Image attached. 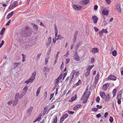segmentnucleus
<instances>
[{"label":"nucleus","instance_id":"nucleus-1","mask_svg":"<svg viewBox=\"0 0 123 123\" xmlns=\"http://www.w3.org/2000/svg\"><path fill=\"white\" fill-rule=\"evenodd\" d=\"M109 12L107 10L106 8H105L102 12V15H107L109 14Z\"/></svg>","mask_w":123,"mask_h":123},{"label":"nucleus","instance_id":"nucleus-2","mask_svg":"<svg viewBox=\"0 0 123 123\" xmlns=\"http://www.w3.org/2000/svg\"><path fill=\"white\" fill-rule=\"evenodd\" d=\"M73 7L75 9L78 10L81 9L82 7L81 6L75 5H73Z\"/></svg>","mask_w":123,"mask_h":123},{"label":"nucleus","instance_id":"nucleus-3","mask_svg":"<svg viewBox=\"0 0 123 123\" xmlns=\"http://www.w3.org/2000/svg\"><path fill=\"white\" fill-rule=\"evenodd\" d=\"M74 59L75 60L79 61L80 60V57L79 56L77 55V52L76 51L75 53Z\"/></svg>","mask_w":123,"mask_h":123},{"label":"nucleus","instance_id":"nucleus-4","mask_svg":"<svg viewBox=\"0 0 123 123\" xmlns=\"http://www.w3.org/2000/svg\"><path fill=\"white\" fill-rule=\"evenodd\" d=\"M89 1V0H83L81 1L80 3L81 5L86 4L88 3Z\"/></svg>","mask_w":123,"mask_h":123},{"label":"nucleus","instance_id":"nucleus-5","mask_svg":"<svg viewBox=\"0 0 123 123\" xmlns=\"http://www.w3.org/2000/svg\"><path fill=\"white\" fill-rule=\"evenodd\" d=\"M90 95V94H87V96L84 97L83 101V103L84 104H85L87 102L88 99Z\"/></svg>","mask_w":123,"mask_h":123},{"label":"nucleus","instance_id":"nucleus-6","mask_svg":"<svg viewBox=\"0 0 123 123\" xmlns=\"http://www.w3.org/2000/svg\"><path fill=\"white\" fill-rule=\"evenodd\" d=\"M108 80H116V77L114 75H110L107 78Z\"/></svg>","mask_w":123,"mask_h":123},{"label":"nucleus","instance_id":"nucleus-7","mask_svg":"<svg viewBox=\"0 0 123 123\" xmlns=\"http://www.w3.org/2000/svg\"><path fill=\"white\" fill-rule=\"evenodd\" d=\"M109 83H106L104 84L103 86V89L105 91L109 86Z\"/></svg>","mask_w":123,"mask_h":123},{"label":"nucleus","instance_id":"nucleus-8","mask_svg":"<svg viewBox=\"0 0 123 123\" xmlns=\"http://www.w3.org/2000/svg\"><path fill=\"white\" fill-rule=\"evenodd\" d=\"M92 18L93 19V22L94 24H96L97 22L98 18L96 16H93Z\"/></svg>","mask_w":123,"mask_h":123},{"label":"nucleus","instance_id":"nucleus-9","mask_svg":"<svg viewBox=\"0 0 123 123\" xmlns=\"http://www.w3.org/2000/svg\"><path fill=\"white\" fill-rule=\"evenodd\" d=\"M14 12L13 11H12L10 13H8L6 17V18L7 19H9L11 18L13 15Z\"/></svg>","mask_w":123,"mask_h":123},{"label":"nucleus","instance_id":"nucleus-10","mask_svg":"<svg viewBox=\"0 0 123 123\" xmlns=\"http://www.w3.org/2000/svg\"><path fill=\"white\" fill-rule=\"evenodd\" d=\"M100 95L102 98L103 99L105 98V92H101V91L100 93Z\"/></svg>","mask_w":123,"mask_h":123},{"label":"nucleus","instance_id":"nucleus-11","mask_svg":"<svg viewBox=\"0 0 123 123\" xmlns=\"http://www.w3.org/2000/svg\"><path fill=\"white\" fill-rule=\"evenodd\" d=\"M57 118L56 115H55L54 117L52 123H57Z\"/></svg>","mask_w":123,"mask_h":123},{"label":"nucleus","instance_id":"nucleus-12","mask_svg":"<svg viewBox=\"0 0 123 123\" xmlns=\"http://www.w3.org/2000/svg\"><path fill=\"white\" fill-rule=\"evenodd\" d=\"M49 70L50 69L49 68L45 67L44 68L43 71L44 72H48Z\"/></svg>","mask_w":123,"mask_h":123},{"label":"nucleus","instance_id":"nucleus-13","mask_svg":"<svg viewBox=\"0 0 123 123\" xmlns=\"http://www.w3.org/2000/svg\"><path fill=\"white\" fill-rule=\"evenodd\" d=\"M92 50L91 51L93 54L97 53L98 51V49L97 48H92Z\"/></svg>","mask_w":123,"mask_h":123},{"label":"nucleus","instance_id":"nucleus-14","mask_svg":"<svg viewBox=\"0 0 123 123\" xmlns=\"http://www.w3.org/2000/svg\"><path fill=\"white\" fill-rule=\"evenodd\" d=\"M77 98V96L76 95H74V97H72L71 99L69 100V102H72L76 100Z\"/></svg>","mask_w":123,"mask_h":123},{"label":"nucleus","instance_id":"nucleus-15","mask_svg":"<svg viewBox=\"0 0 123 123\" xmlns=\"http://www.w3.org/2000/svg\"><path fill=\"white\" fill-rule=\"evenodd\" d=\"M78 31H76L74 33V37L73 41L74 42H75L76 40V38L77 37V35L78 34Z\"/></svg>","mask_w":123,"mask_h":123},{"label":"nucleus","instance_id":"nucleus-16","mask_svg":"<svg viewBox=\"0 0 123 123\" xmlns=\"http://www.w3.org/2000/svg\"><path fill=\"white\" fill-rule=\"evenodd\" d=\"M116 9L119 12H121V9L120 7V5L119 4L117 5L116 6Z\"/></svg>","mask_w":123,"mask_h":123},{"label":"nucleus","instance_id":"nucleus-17","mask_svg":"<svg viewBox=\"0 0 123 123\" xmlns=\"http://www.w3.org/2000/svg\"><path fill=\"white\" fill-rule=\"evenodd\" d=\"M12 6L13 8L15 7L18 5V2L17 1H14Z\"/></svg>","mask_w":123,"mask_h":123},{"label":"nucleus","instance_id":"nucleus-18","mask_svg":"<svg viewBox=\"0 0 123 123\" xmlns=\"http://www.w3.org/2000/svg\"><path fill=\"white\" fill-rule=\"evenodd\" d=\"M82 105L81 104H78L76 105L74 107L73 109L74 110H75L78 108L80 107Z\"/></svg>","mask_w":123,"mask_h":123},{"label":"nucleus","instance_id":"nucleus-19","mask_svg":"<svg viewBox=\"0 0 123 123\" xmlns=\"http://www.w3.org/2000/svg\"><path fill=\"white\" fill-rule=\"evenodd\" d=\"M105 101L107 102L110 99L109 94H107L106 96H105Z\"/></svg>","mask_w":123,"mask_h":123},{"label":"nucleus","instance_id":"nucleus-20","mask_svg":"<svg viewBox=\"0 0 123 123\" xmlns=\"http://www.w3.org/2000/svg\"><path fill=\"white\" fill-rule=\"evenodd\" d=\"M18 99L14 98V102L13 105V106H15L18 103Z\"/></svg>","mask_w":123,"mask_h":123},{"label":"nucleus","instance_id":"nucleus-21","mask_svg":"<svg viewBox=\"0 0 123 123\" xmlns=\"http://www.w3.org/2000/svg\"><path fill=\"white\" fill-rule=\"evenodd\" d=\"M33 109V107L31 106L28 110L27 111V113L29 114H30L31 113Z\"/></svg>","mask_w":123,"mask_h":123},{"label":"nucleus","instance_id":"nucleus-22","mask_svg":"<svg viewBox=\"0 0 123 123\" xmlns=\"http://www.w3.org/2000/svg\"><path fill=\"white\" fill-rule=\"evenodd\" d=\"M41 88V87L40 86L37 89L36 93V97H37L38 96V94L40 91Z\"/></svg>","mask_w":123,"mask_h":123},{"label":"nucleus","instance_id":"nucleus-23","mask_svg":"<svg viewBox=\"0 0 123 123\" xmlns=\"http://www.w3.org/2000/svg\"><path fill=\"white\" fill-rule=\"evenodd\" d=\"M81 44V43L80 42L79 43H78L77 45L75 46V49L76 50H77L79 47L80 45Z\"/></svg>","mask_w":123,"mask_h":123},{"label":"nucleus","instance_id":"nucleus-24","mask_svg":"<svg viewBox=\"0 0 123 123\" xmlns=\"http://www.w3.org/2000/svg\"><path fill=\"white\" fill-rule=\"evenodd\" d=\"M33 27L35 30L37 31L38 30V27L37 25L34 24L33 25Z\"/></svg>","mask_w":123,"mask_h":123},{"label":"nucleus","instance_id":"nucleus-25","mask_svg":"<svg viewBox=\"0 0 123 123\" xmlns=\"http://www.w3.org/2000/svg\"><path fill=\"white\" fill-rule=\"evenodd\" d=\"M25 92H22L20 94V95L19 96V98L20 99H21L24 95L25 94Z\"/></svg>","mask_w":123,"mask_h":123},{"label":"nucleus","instance_id":"nucleus-26","mask_svg":"<svg viewBox=\"0 0 123 123\" xmlns=\"http://www.w3.org/2000/svg\"><path fill=\"white\" fill-rule=\"evenodd\" d=\"M107 24V23L105 20H103L102 25L103 26H105Z\"/></svg>","mask_w":123,"mask_h":123},{"label":"nucleus","instance_id":"nucleus-27","mask_svg":"<svg viewBox=\"0 0 123 123\" xmlns=\"http://www.w3.org/2000/svg\"><path fill=\"white\" fill-rule=\"evenodd\" d=\"M36 74V72H33L32 74V76L31 77L35 79Z\"/></svg>","mask_w":123,"mask_h":123},{"label":"nucleus","instance_id":"nucleus-28","mask_svg":"<svg viewBox=\"0 0 123 123\" xmlns=\"http://www.w3.org/2000/svg\"><path fill=\"white\" fill-rule=\"evenodd\" d=\"M22 55L23 57L22 61L23 62H24L25 61V58L26 55L23 54Z\"/></svg>","mask_w":123,"mask_h":123},{"label":"nucleus","instance_id":"nucleus-29","mask_svg":"<svg viewBox=\"0 0 123 123\" xmlns=\"http://www.w3.org/2000/svg\"><path fill=\"white\" fill-rule=\"evenodd\" d=\"M112 55L114 56H116L117 55V52L116 51L114 50L113 51H112Z\"/></svg>","mask_w":123,"mask_h":123},{"label":"nucleus","instance_id":"nucleus-30","mask_svg":"<svg viewBox=\"0 0 123 123\" xmlns=\"http://www.w3.org/2000/svg\"><path fill=\"white\" fill-rule=\"evenodd\" d=\"M28 88V86L26 85L25 86L24 88L23 89V90L24 92H25L26 93Z\"/></svg>","mask_w":123,"mask_h":123},{"label":"nucleus","instance_id":"nucleus-31","mask_svg":"<svg viewBox=\"0 0 123 123\" xmlns=\"http://www.w3.org/2000/svg\"><path fill=\"white\" fill-rule=\"evenodd\" d=\"M5 29V28H4L1 30L0 32V34L1 35H2L3 34Z\"/></svg>","mask_w":123,"mask_h":123},{"label":"nucleus","instance_id":"nucleus-32","mask_svg":"<svg viewBox=\"0 0 123 123\" xmlns=\"http://www.w3.org/2000/svg\"><path fill=\"white\" fill-rule=\"evenodd\" d=\"M19 93H17L15 96V97H14V98H17V99H18V97H19Z\"/></svg>","mask_w":123,"mask_h":123},{"label":"nucleus","instance_id":"nucleus-33","mask_svg":"<svg viewBox=\"0 0 123 123\" xmlns=\"http://www.w3.org/2000/svg\"><path fill=\"white\" fill-rule=\"evenodd\" d=\"M68 114L67 113H66L63 115L62 117H63L65 119L66 118L68 117Z\"/></svg>","mask_w":123,"mask_h":123},{"label":"nucleus","instance_id":"nucleus-34","mask_svg":"<svg viewBox=\"0 0 123 123\" xmlns=\"http://www.w3.org/2000/svg\"><path fill=\"white\" fill-rule=\"evenodd\" d=\"M122 95H121L119 94H117V99H121V97H122Z\"/></svg>","mask_w":123,"mask_h":123},{"label":"nucleus","instance_id":"nucleus-35","mask_svg":"<svg viewBox=\"0 0 123 123\" xmlns=\"http://www.w3.org/2000/svg\"><path fill=\"white\" fill-rule=\"evenodd\" d=\"M55 25V33H58V31L57 28V26L56 25Z\"/></svg>","mask_w":123,"mask_h":123},{"label":"nucleus","instance_id":"nucleus-36","mask_svg":"<svg viewBox=\"0 0 123 123\" xmlns=\"http://www.w3.org/2000/svg\"><path fill=\"white\" fill-rule=\"evenodd\" d=\"M25 29L26 31H24V32H25V33H28L29 31V27L28 26H26L25 27Z\"/></svg>","mask_w":123,"mask_h":123},{"label":"nucleus","instance_id":"nucleus-37","mask_svg":"<svg viewBox=\"0 0 123 123\" xmlns=\"http://www.w3.org/2000/svg\"><path fill=\"white\" fill-rule=\"evenodd\" d=\"M113 120V119L112 117L110 116V117L109 118V121L111 123H112Z\"/></svg>","mask_w":123,"mask_h":123},{"label":"nucleus","instance_id":"nucleus-38","mask_svg":"<svg viewBox=\"0 0 123 123\" xmlns=\"http://www.w3.org/2000/svg\"><path fill=\"white\" fill-rule=\"evenodd\" d=\"M99 73H97V75H96V76L95 77V79L98 80V79L99 78Z\"/></svg>","mask_w":123,"mask_h":123},{"label":"nucleus","instance_id":"nucleus-39","mask_svg":"<svg viewBox=\"0 0 123 123\" xmlns=\"http://www.w3.org/2000/svg\"><path fill=\"white\" fill-rule=\"evenodd\" d=\"M47 108H45L43 110V115H44L45 114L47 111Z\"/></svg>","mask_w":123,"mask_h":123},{"label":"nucleus","instance_id":"nucleus-40","mask_svg":"<svg viewBox=\"0 0 123 123\" xmlns=\"http://www.w3.org/2000/svg\"><path fill=\"white\" fill-rule=\"evenodd\" d=\"M90 72L87 71L85 74L86 76V77H88L90 74Z\"/></svg>","mask_w":123,"mask_h":123},{"label":"nucleus","instance_id":"nucleus-41","mask_svg":"<svg viewBox=\"0 0 123 123\" xmlns=\"http://www.w3.org/2000/svg\"><path fill=\"white\" fill-rule=\"evenodd\" d=\"M34 79H35L32 78L31 77L28 80L30 82H32L33 81Z\"/></svg>","mask_w":123,"mask_h":123},{"label":"nucleus","instance_id":"nucleus-42","mask_svg":"<svg viewBox=\"0 0 123 123\" xmlns=\"http://www.w3.org/2000/svg\"><path fill=\"white\" fill-rule=\"evenodd\" d=\"M66 61L65 62V63L67 64L70 61V59L69 58H68L67 59H66Z\"/></svg>","mask_w":123,"mask_h":123},{"label":"nucleus","instance_id":"nucleus-43","mask_svg":"<svg viewBox=\"0 0 123 123\" xmlns=\"http://www.w3.org/2000/svg\"><path fill=\"white\" fill-rule=\"evenodd\" d=\"M92 68H91L90 67V65H89L88 66L87 69V71H89L90 72V70L92 69Z\"/></svg>","mask_w":123,"mask_h":123},{"label":"nucleus","instance_id":"nucleus-44","mask_svg":"<svg viewBox=\"0 0 123 123\" xmlns=\"http://www.w3.org/2000/svg\"><path fill=\"white\" fill-rule=\"evenodd\" d=\"M100 100V98L99 96H97L96 98V101L97 102H99Z\"/></svg>","mask_w":123,"mask_h":123},{"label":"nucleus","instance_id":"nucleus-45","mask_svg":"<svg viewBox=\"0 0 123 123\" xmlns=\"http://www.w3.org/2000/svg\"><path fill=\"white\" fill-rule=\"evenodd\" d=\"M13 102V101L12 100H11L7 102V104L9 105H11Z\"/></svg>","mask_w":123,"mask_h":123},{"label":"nucleus","instance_id":"nucleus-46","mask_svg":"<svg viewBox=\"0 0 123 123\" xmlns=\"http://www.w3.org/2000/svg\"><path fill=\"white\" fill-rule=\"evenodd\" d=\"M60 80L57 78L56 79L55 82V84H58L59 82V81Z\"/></svg>","mask_w":123,"mask_h":123},{"label":"nucleus","instance_id":"nucleus-47","mask_svg":"<svg viewBox=\"0 0 123 123\" xmlns=\"http://www.w3.org/2000/svg\"><path fill=\"white\" fill-rule=\"evenodd\" d=\"M51 42L50 41H48L47 43L46 46L48 47L50 45Z\"/></svg>","mask_w":123,"mask_h":123},{"label":"nucleus","instance_id":"nucleus-48","mask_svg":"<svg viewBox=\"0 0 123 123\" xmlns=\"http://www.w3.org/2000/svg\"><path fill=\"white\" fill-rule=\"evenodd\" d=\"M98 110V109L97 108H92V110L93 111H97Z\"/></svg>","mask_w":123,"mask_h":123},{"label":"nucleus","instance_id":"nucleus-49","mask_svg":"<svg viewBox=\"0 0 123 123\" xmlns=\"http://www.w3.org/2000/svg\"><path fill=\"white\" fill-rule=\"evenodd\" d=\"M68 112L69 114H73L74 113V111H68Z\"/></svg>","mask_w":123,"mask_h":123},{"label":"nucleus","instance_id":"nucleus-50","mask_svg":"<svg viewBox=\"0 0 123 123\" xmlns=\"http://www.w3.org/2000/svg\"><path fill=\"white\" fill-rule=\"evenodd\" d=\"M21 64V63L20 62H19L18 63H14V65L16 66H17L18 65H19Z\"/></svg>","mask_w":123,"mask_h":123},{"label":"nucleus","instance_id":"nucleus-51","mask_svg":"<svg viewBox=\"0 0 123 123\" xmlns=\"http://www.w3.org/2000/svg\"><path fill=\"white\" fill-rule=\"evenodd\" d=\"M62 74H60L59 76L57 78L59 79L60 80L62 79Z\"/></svg>","mask_w":123,"mask_h":123},{"label":"nucleus","instance_id":"nucleus-52","mask_svg":"<svg viewBox=\"0 0 123 123\" xmlns=\"http://www.w3.org/2000/svg\"><path fill=\"white\" fill-rule=\"evenodd\" d=\"M62 74H60L59 76L57 78L59 79L60 80L62 79Z\"/></svg>","mask_w":123,"mask_h":123},{"label":"nucleus","instance_id":"nucleus-53","mask_svg":"<svg viewBox=\"0 0 123 123\" xmlns=\"http://www.w3.org/2000/svg\"><path fill=\"white\" fill-rule=\"evenodd\" d=\"M62 74H60L59 76L57 78L59 79L60 80L62 79Z\"/></svg>","mask_w":123,"mask_h":123},{"label":"nucleus","instance_id":"nucleus-54","mask_svg":"<svg viewBox=\"0 0 123 123\" xmlns=\"http://www.w3.org/2000/svg\"><path fill=\"white\" fill-rule=\"evenodd\" d=\"M103 33H104L103 31H102V30L100 31L99 32V34L100 36H101L102 34Z\"/></svg>","mask_w":123,"mask_h":123},{"label":"nucleus","instance_id":"nucleus-55","mask_svg":"<svg viewBox=\"0 0 123 123\" xmlns=\"http://www.w3.org/2000/svg\"><path fill=\"white\" fill-rule=\"evenodd\" d=\"M102 31H103L104 33H108V32L107 31V29H102Z\"/></svg>","mask_w":123,"mask_h":123},{"label":"nucleus","instance_id":"nucleus-56","mask_svg":"<svg viewBox=\"0 0 123 123\" xmlns=\"http://www.w3.org/2000/svg\"><path fill=\"white\" fill-rule=\"evenodd\" d=\"M108 112H106L104 116V117L105 118H106V117L108 115Z\"/></svg>","mask_w":123,"mask_h":123},{"label":"nucleus","instance_id":"nucleus-57","mask_svg":"<svg viewBox=\"0 0 123 123\" xmlns=\"http://www.w3.org/2000/svg\"><path fill=\"white\" fill-rule=\"evenodd\" d=\"M94 62V59L93 58H92L91 60V63H93Z\"/></svg>","mask_w":123,"mask_h":123},{"label":"nucleus","instance_id":"nucleus-58","mask_svg":"<svg viewBox=\"0 0 123 123\" xmlns=\"http://www.w3.org/2000/svg\"><path fill=\"white\" fill-rule=\"evenodd\" d=\"M123 92H122V90H120L118 93L117 94H120V95H122V94Z\"/></svg>","mask_w":123,"mask_h":123},{"label":"nucleus","instance_id":"nucleus-59","mask_svg":"<svg viewBox=\"0 0 123 123\" xmlns=\"http://www.w3.org/2000/svg\"><path fill=\"white\" fill-rule=\"evenodd\" d=\"M54 93H52L50 94L49 100H50L52 98L54 95Z\"/></svg>","mask_w":123,"mask_h":123},{"label":"nucleus","instance_id":"nucleus-60","mask_svg":"<svg viewBox=\"0 0 123 123\" xmlns=\"http://www.w3.org/2000/svg\"><path fill=\"white\" fill-rule=\"evenodd\" d=\"M96 106L97 108H98L99 109H101L102 107V105H97Z\"/></svg>","mask_w":123,"mask_h":123},{"label":"nucleus","instance_id":"nucleus-61","mask_svg":"<svg viewBox=\"0 0 123 123\" xmlns=\"http://www.w3.org/2000/svg\"><path fill=\"white\" fill-rule=\"evenodd\" d=\"M98 6L96 5H95L94 6V9L95 10H97L98 8Z\"/></svg>","mask_w":123,"mask_h":123},{"label":"nucleus","instance_id":"nucleus-62","mask_svg":"<svg viewBox=\"0 0 123 123\" xmlns=\"http://www.w3.org/2000/svg\"><path fill=\"white\" fill-rule=\"evenodd\" d=\"M11 22V20H9L6 24V26H9V24H10V23Z\"/></svg>","mask_w":123,"mask_h":123},{"label":"nucleus","instance_id":"nucleus-63","mask_svg":"<svg viewBox=\"0 0 123 123\" xmlns=\"http://www.w3.org/2000/svg\"><path fill=\"white\" fill-rule=\"evenodd\" d=\"M57 37L59 38H60V39H62L63 38V37H62L61 36L59 35H58Z\"/></svg>","mask_w":123,"mask_h":123},{"label":"nucleus","instance_id":"nucleus-64","mask_svg":"<svg viewBox=\"0 0 123 123\" xmlns=\"http://www.w3.org/2000/svg\"><path fill=\"white\" fill-rule=\"evenodd\" d=\"M117 90L115 89H114L113 90V91H112V93L113 94H116V92Z\"/></svg>","mask_w":123,"mask_h":123}]
</instances>
